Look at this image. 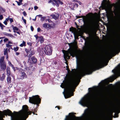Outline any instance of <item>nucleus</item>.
<instances>
[{"label": "nucleus", "mask_w": 120, "mask_h": 120, "mask_svg": "<svg viewBox=\"0 0 120 120\" xmlns=\"http://www.w3.org/2000/svg\"><path fill=\"white\" fill-rule=\"evenodd\" d=\"M4 92L5 94H7L8 93V92L7 90H4Z\"/></svg>", "instance_id": "6e6d98bb"}, {"label": "nucleus", "mask_w": 120, "mask_h": 120, "mask_svg": "<svg viewBox=\"0 0 120 120\" xmlns=\"http://www.w3.org/2000/svg\"><path fill=\"white\" fill-rule=\"evenodd\" d=\"M39 40L40 41L41 43H43L44 41V39L43 37L42 36H41L39 37Z\"/></svg>", "instance_id": "aec40b11"}, {"label": "nucleus", "mask_w": 120, "mask_h": 120, "mask_svg": "<svg viewBox=\"0 0 120 120\" xmlns=\"http://www.w3.org/2000/svg\"><path fill=\"white\" fill-rule=\"evenodd\" d=\"M41 30V29L39 27H38L37 29V31L38 32H39Z\"/></svg>", "instance_id": "603ef678"}, {"label": "nucleus", "mask_w": 120, "mask_h": 120, "mask_svg": "<svg viewBox=\"0 0 120 120\" xmlns=\"http://www.w3.org/2000/svg\"><path fill=\"white\" fill-rule=\"evenodd\" d=\"M116 6L118 7H120V0L118 1L116 3Z\"/></svg>", "instance_id": "c85d7f7f"}, {"label": "nucleus", "mask_w": 120, "mask_h": 120, "mask_svg": "<svg viewBox=\"0 0 120 120\" xmlns=\"http://www.w3.org/2000/svg\"><path fill=\"white\" fill-rule=\"evenodd\" d=\"M27 76L26 74L24 72H22L20 76V79H23L27 78Z\"/></svg>", "instance_id": "2eb2a0df"}, {"label": "nucleus", "mask_w": 120, "mask_h": 120, "mask_svg": "<svg viewBox=\"0 0 120 120\" xmlns=\"http://www.w3.org/2000/svg\"><path fill=\"white\" fill-rule=\"evenodd\" d=\"M46 19V17H41V21H44Z\"/></svg>", "instance_id": "2f4dec72"}, {"label": "nucleus", "mask_w": 120, "mask_h": 120, "mask_svg": "<svg viewBox=\"0 0 120 120\" xmlns=\"http://www.w3.org/2000/svg\"><path fill=\"white\" fill-rule=\"evenodd\" d=\"M34 36L35 37L36 39H37L39 38V37L37 35H35Z\"/></svg>", "instance_id": "864d4df0"}, {"label": "nucleus", "mask_w": 120, "mask_h": 120, "mask_svg": "<svg viewBox=\"0 0 120 120\" xmlns=\"http://www.w3.org/2000/svg\"><path fill=\"white\" fill-rule=\"evenodd\" d=\"M13 30L14 32L15 33L16 32V31H18L19 30L18 28L15 26L13 27Z\"/></svg>", "instance_id": "4be33fe9"}, {"label": "nucleus", "mask_w": 120, "mask_h": 120, "mask_svg": "<svg viewBox=\"0 0 120 120\" xmlns=\"http://www.w3.org/2000/svg\"><path fill=\"white\" fill-rule=\"evenodd\" d=\"M12 45H10L9 44H6V46L8 48H10L11 47Z\"/></svg>", "instance_id": "e433bc0d"}, {"label": "nucleus", "mask_w": 120, "mask_h": 120, "mask_svg": "<svg viewBox=\"0 0 120 120\" xmlns=\"http://www.w3.org/2000/svg\"><path fill=\"white\" fill-rule=\"evenodd\" d=\"M12 69H13L14 71H15V68L14 67L13 65V67H11Z\"/></svg>", "instance_id": "680f3d73"}, {"label": "nucleus", "mask_w": 120, "mask_h": 120, "mask_svg": "<svg viewBox=\"0 0 120 120\" xmlns=\"http://www.w3.org/2000/svg\"><path fill=\"white\" fill-rule=\"evenodd\" d=\"M31 59L33 62L34 63H35L37 62V59L34 57H33L31 58Z\"/></svg>", "instance_id": "b1692460"}, {"label": "nucleus", "mask_w": 120, "mask_h": 120, "mask_svg": "<svg viewBox=\"0 0 120 120\" xmlns=\"http://www.w3.org/2000/svg\"><path fill=\"white\" fill-rule=\"evenodd\" d=\"M27 44L28 45H30V46H31L32 45V43L30 42H27Z\"/></svg>", "instance_id": "a19ab883"}, {"label": "nucleus", "mask_w": 120, "mask_h": 120, "mask_svg": "<svg viewBox=\"0 0 120 120\" xmlns=\"http://www.w3.org/2000/svg\"><path fill=\"white\" fill-rule=\"evenodd\" d=\"M114 75L112 77L105 79L101 81L102 85H105L109 82H112L116 79L118 76L120 75V64L117 66L112 70Z\"/></svg>", "instance_id": "39448f33"}, {"label": "nucleus", "mask_w": 120, "mask_h": 120, "mask_svg": "<svg viewBox=\"0 0 120 120\" xmlns=\"http://www.w3.org/2000/svg\"><path fill=\"white\" fill-rule=\"evenodd\" d=\"M0 10L2 13L4 12L5 11V10L2 8H1L0 9Z\"/></svg>", "instance_id": "7c9ffc66"}, {"label": "nucleus", "mask_w": 120, "mask_h": 120, "mask_svg": "<svg viewBox=\"0 0 120 120\" xmlns=\"http://www.w3.org/2000/svg\"><path fill=\"white\" fill-rule=\"evenodd\" d=\"M44 52L45 54L48 55H50L52 53V47L49 45H46L45 47Z\"/></svg>", "instance_id": "0eeeda50"}, {"label": "nucleus", "mask_w": 120, "mask_h": 120, "mask_svg": "<svg viewBox=\"0 0 120 120\" xmlns=\"http://www.w3.org/2000/svg\"><path fill=\"white\" fill-rule=\"evenodd\" d=\"M26 42L24 41H22V43L21 44L19 45L21 47H22L23 46H26Z\"/></svg>", "instance_id": "412c9836"}, {"label": "nucleus", "mask_w": 120, "mask_h": 120, "mask_svg": "<svg viewBox=\"0 0 120 120\" xmlns=\"http://www.w3.org/2000/svg\"><path fill=\"white\" fill-rule=\"evenodd\" d=\"M38 95L33 96L29 98V102L34 104H37L39 103L41 101V99L39 98Z\"/></svg>", "instance_id": "423d86ee"}, {"label": "nucleus", "mask_w": 120, "mask_h": 120, "mask_svg": "<svg viewBox=\"0 0 120 120\" xmlns=\"http://www.w3.org/2000/svg\"><path fill=\"white\" fill-rule=\"evenodd\" d=\"M9 16L8 17V18H7L5 20V21L7 22L9 20Z\"/></svg>", "instance_id": "c03bdc74"}, {"label": "nucleus", "mask_w": 120, "mask_h": 120, "mask_svg": "<svg viewBox=\"0 0 120 120\" xmlns=\"http://www.w3.org/2000/svg\"><path fill=\"white\" fill-rule=\"evenodd\" d=\"M8 39L7 38H6L4 39V42H5L7 41H8Z\"/></svg>", "instance_id": "49530a36"}, {"label": "nucleus", "mask_w": 120, "mask_h": 120, "mask_svg": "<svg viewBox=\"0 0 120 120\" xmlns=\"http://www.w3.org/2000/svg\"><path fill=\"white\" fill-rule=\"evenodd\" d=\"M76 45V43L75 42L72 44V46L73 47L74 46H75Z\"/></svg>", "instance_id": "09e8293b"}, {"label": "nucleus", "mask_w": 120, "mask_h": 120, "mask_svg": "<svg viewBox=\"0 0 120 120\" xmlns=\"http://www.w3.org/2000/svg\"><path fill=\"white\" fill-rule=\"evenodd\" d=\"M8 63L9 65L11 66V67H13V65L11 64V62L9 60H8Z\"/></svg>", "instance_id": "f704fd0d"}, {"label": "nucleus", "mask_w": 120, "mask_h": 120, "mask_svg": "<svg viewBox=\"0 0 120 120\" xmlns=\"http://www.w3.org/2000/svg\"><path fill=\"white\" fill-rule=\"evenodd\" d=\"M7 48L6 49H4V55H8V53L7 51Z\"/></svg>", "instance_id": "bb28decb"}, {"label": "nucleus", "mask_w": 120, "mask_h": 120, "mask_svg": "<svg viewBox=\"0 0 120 120\" xmlns=\"http://www.w3.org/2000/svg\"><path fill=\"white\" fill-rule=\"evenodd\" d=\"M7 55V56H6V59H7V60L8 61V55Z\"/></svg>", "instance_id": "69168bd1"}, {"label": "nucleus", "mask_w": 120, "mask_h": 120, "mask_svg": "<svg viewBox=\"0 0 120 120\" xmlns=\"http://www.w3.org/2000/svg\"><path fill=\"white\" fill-rule=\"evenodd\" d=\"M4 56H2L0 58V64H3V63H4Z\"/></svg>", "instance_id": "6ab92c4d"}, {"label": "nucleus", "mask_w": 120, "mask_h": 120, "mask_svg": "<svg viewBox=\"0 0 120 120\" xmlns=\"http://www.w3.org/2000/svg\"><path fill=\"white\" fill-rule=\"evenodd\" d=\"M7 75L8 76H9L10 75V71H7Z\"/></svg>", "instance_id": "58836bf2"}, {"label": "nucleus", "mask_w": 120, "mask_h": 120, "mask_svg": "<svg viewBox=\"0 0 120 120\" xmlns=\"http://www.w3.org/2000/svg\"><path fill=\"white\" fill-rule=\"evenodd\" d=\"M4 34L5 35L9 36L11 38H12L14 37L13 35L10 34H8L6 33H4Z\"/></svg>", "instance_id": "f3484780"}, {"label": "nucleus", "mask_w": 120, "mask_h": 120, "mask_svg": "<svg viewBox=\"0 0 120 120\" xmlns=\"http://www.w3.org/2000/svg\"><path fill=\"white\" fill-rule=\"evenodd\" d=\"M23 14L24 16H26V12L25 11H24L23 12Z\"/></svg>", "instance_id": "a18cd8bd"}, {"label": "nucleus", "mask_w": 120, "mask_h": 120, "mask_svg": "<svg viewBox=\"0 0 120 120\" xmlns=\"http://www.w3.org/2000/svg\"><path fill=\"white\" fill-rule=\"evenodd\" d=\"M31 113L30 111H28L27 106L24 105L22 109L19 112H14L12 113L8 109L4 110L3 112H0V116L3 117L4 115H7L11 116V120H25L28 115Z\"/></svg>", "instance_id": "f03ea898"}, {"label": "nucleus", "mask_w": 120, "mask_h": 120, "mask_svg": "<svg viewBox=\"0 0 120 120\" xmlns=\"http://www.w3.org/2000/svg\"><path fill=\"white\" fill-rule=\"evenodd\" d=\"M42 15H37V16H38L39 17H41V16H42Z\"/></svg>", "instance_id": "0e129e2a"}, {"label": "nucleus", "mask_w": 120, "mask_h": 120, "mask_svg": "<svg viewBox=\"0 0 120 120\" xmlns=\"http://www.w3.org/2000/svg\"><path fill=\"white\" fill-rule=\"evenodd\" d=\"M35 53V52L34 51H33L32 52V53L31 54V55H32L33 54H34Z\"/></svg>", "instance_id": "e2e57ef3"}, {"label": "nucleus", "mask_w": 120, "mask_h": 120, "mask_svg": "<svg viewBox=\"0 0 120 120\" xmlns=\"http://www.w3.org/2000/svg\"><path fill=\"white\" fill-rule=\"evenodd\" d=\"M48 28L49 29H51V28H53V26H52V25L49 24H48Z\"/></svg>", "instance_id": "cd10ccee"}, {"label": "nucleus", "mask_w": 120, "mask_h": 120, "mask_svg": "<svg viewBox=\"0 0 120 120\" xmlns=\"http://www.w3.org/2000/svg\"><path fill=\"white\" fill-rule=\"evenodd\" d=\"M27 5V4H24L23 6H26V5Z\"/></svg>", "instance_id": "774afa93"}, {"label": "nucleus", "mask_w": 120, "mask_h": 120, "mask_svg": "<svg viewBox=\"0 0 120 120\" xmlns=\"http://www.w3.org/2000/svg\"><path fill=\"white\" fill-rule=\"evenodd\" d=\"M51 16L53 18L56 20L58 19L59 15L58 13H57L55 14H52L51 15Z\"/></svg>", "instance_id": "ddd939ff"}, {"label": "nucleus", "mask_w": 120, "mask_h": 120, "mask_svg": "<svg viewBox=\"0 0 120 120\" xmlns=\"http://www.w3.org/2000/svg\"><path fill=\"white\" fill-rule=\"evenodd\" d=\"M69 7L71 8V9L74 10L75 7H78V5L75 3L72 2L71 4H70Z\"/></svg>", "instance_id": "9b49d317"}, {"label": "nucleus", "mask_w": 120, "mask_h": 120, "mask_svg": "<svg viewBox=\"0 0 120 120\" xmlns=\"http://www.w3.org/2000/svg\"><path fill=\"white\" fill-rule=\"evenodd\" d=\"M77 2H78L80 5H81L82 3L79 1L78 0L77 1Z\"/></svg>", "instance_id": "5fc2aeb1"}, {"label": "nucleus", "mask_w": 120, "mask_h": 120, "mask_svg": "<svg viewBox=\"0 0 120 120\" xmlns=\"http://www.w3.org/2000/svg\"><path fill=\"white\" fill-rule=\"evenodd\" d=\"M4 23L5 25H7V22L5 21H4Z\"/></svg>", "instance_id": "3c124183"}, {"label": "nucleus", "mask_w": 120, "mask_h": 120, "mask_svg": "<svg viewBox=\"0 0 120 120\" xmlns=\"http://www.w3.org/2000/svg\"><path fill=\"white\" fill-rule=\"evenodd\" d=\"M0 26L1 27L2 29H3V28L5 27L1 23H0Z\"/></svg>", "instance_id": "c9c22d12"}, {"label": "nucleus", "mask_w": 120, "mask_h": 120, "mask_svg": "<svg viewBox=\"0 0 120 120\" xmlns=\"http://www.w3.org/2000/svg\"><path fill=\"white\" fill-rule=\"evenodd\" d=\"M3 40H1L0 41V44H1L3 42Z\"/></svg>", "instance_id": "052dcab7"}, {"label": "nucleus", "mask_w": 120, "mask_h": 120, "mask_svg": "<svg viewBox=\"0 0 120 120\" xmlns=\"http://www.w3.org/2000/svg\"><path fill=\"white\" fill-rule=\"evenodd\" d=\"M70 30L73 33L75 39H78L79 34L77 30L75 28H72L71 29H70Z\"/></svg>", "instance_id": "6e6552de"}, {"label": "nucleus", "mask_w": 120, "mask_h": 120, "mask_svg": "<svg viewBox=\"0 0 120 120\" xmlns=\"http://www.w3.org/2000/svg\"><path fill=\"white\" fill-rule=\"evenodd\" d=\"M30 28L32 31H33V28L32 26H31Z\"/></svg>", "instance_id": "4d7b16f0"}, {"label": "nucleus", "mask_w": 120, "mask_h": 120, "mask_svg": "<svg viewBox=\"0 0 120 120\" xmlns=\"http://www.w3.org/2000/svg\"><path fill=\"white\" fill-rule=\"evenodd\" d=\"M48 24L47 23H45L43 24V27L47 29L48 28Z\"/></svg>", "instance_id": "a878e982"}, {"label": "nucleus", "mask_w": 120, "mask_h": 120, "mask_svg": "<svg viewBox=\"0 0 120 120\" xmlns=\"http://www.w3.org/2000/svg\"><path fill=\"white\" fill-rule=\"evenodd\" d=\"M91 100L88 99V96L82 98L79 101V103L84 106L88 107H90L94 104L97 100L99 96L98 93L94 91H91L90 93Z\"/></svg>", "instance_id": "7ed1b4c3"}, {"label": "nucleus", "mask_w": 120, "mask_h": 120, "mask_svg": "<svg viewBox=\"0 0 120 120\" xmlns=\"http://www.w3.org/2000/svg\"><path fill=\"white\" fill-rule=\"evenodd\" d=\"M11 78L9 76H8L7 78V81L8 84H10L11 82Z\"/></svg>", "instance_id": "a211bd4d"}, {"label": "nucleus", "mask_w": 120, "mask_h": 120, "mask_svg": "<svg viewBox=\"0 0 120 120\" xmlns=\"http://www.w3.org/2000/svg\"><path fill=\"white\" fill-rule=\"evenodd\" d=\"M36 17H35V18L34 19H33L32 20L34 21H35L36 20Z\"/></svg>", "instance_id": "338daca9"}, {"label": "nucleus", "mask_w": 120, "mask_h": 120, "mask_svg": "<svg viewBox=\"0 0 120 120\" xmlns=\"http://www.w3.org/2000/svg\"><path fill=\"white\" fill-rule=\"evenodd\" d=\"M50 1H53L57 4L56 6L58 7H59V5L58 4H60L62 5L63 4V2H62V0H50V1H49V3H50Z\"/></svg>", "instance_id": "9d476101"}, {"label": "nucleus", "mask_w": 120, "mask_h": 120, "mask_svg": "<svg viewBox=\"0 0 120 120\" xmlns=\"http://www.w3.org/2000/svg\"><path fill=\"white\" fill-rule=\"evenodd\" d=\"M23 22H24V23L25 24H26V20L25 19H23Z\"/></svg>", "instance_id": "13d9d810"}, {"label": "nucleus", "mask_w": 120, "mask_h": 120, "mask_svg": "<svg viewBox=\"0 0 120 120\" xmlns=\"http://www.w3.org/2000/svg\"><path fill=\"white\" fill-rule=\"evenodd\" d=\"M118 115L117 114H115L114 116V117H118Z\"/></svg>", "instance_id": "37998d69"}, {"label": "nucleus", "mask_w": 120, "mask_h": 120, "mask_svg": "<svg viewBox=\"0 0 120 120\" xmlns=\"http://www.w3.org/2000/svg\"><path fill=\"white\" fill-rule=\"evenodd\" d=\"M3 18V17L2 15H0V20H1Z\"/></svg>", "instance_id": "de8ad7c7"}, {"label": "nucleus", "mask_w": 120, "mask_h": 120, "mask_svg": "<svg viewBox=\"0 0 120 120\" xmlns=\"http://www.w3.org/2000/svg\"><path fill=\"white\" fill-rule=\"evenodd\" d=\"M25 50L27 54H28L29 53V51L28 49H25Z\"/></svg>", "instance_id": "ea45409f"}, {"label": "nucleus", "mask_w": 120, "mask_h": 120, "mask_svg": "<svg viewBox=\"0 0 120 120\" xmlns=\"http://www.w3.org/2000/svg\"><path fill=\"white\" fill-rule=\"evenodd\" d=\"M0 66L1 69L3 70H4L6 68V65L5 63L0 64Z\"/></svg>", "instance_id": "4468645a"}, {"label": "nucleus", "mask_w": 120, "mask_h": 120, "mask_svg": "<svg viewBox=\"0 0 120 120\" xmlns=\"http://www.w3.org/2000/svg\"><path fill=\"white\" fill-rule=\"evenodd\" d=\"M110 85H109L105 88L106 91H108L110 89Z\"/></svg>", "instance_id": "5701e85b"}, {"label": "nucleus", "mask_w": 120, "mask_h": 120, "mask_svg": "<svg viewBox=\"0 0 120 120\" xmlns=\"http://www.w3.org/2000/svg\"><path fill=\"white\" fill-rule=\"evenodd\" d=\"M2 71L0 70V79L1 81H3L5 78V75L4 73L2 74V75H0V73H1Z\"/></svg>", "instance_id": "dca6fc26"}, {"label": "nucleus", "mask_w": 120, "mask_h": 120, "mask_svg": "<svg viewBox=\"0 0 120 120\" xmlns=\"http://www.w3.org/2000/svg\"><path fill=\"white\" fill-rule=\"evenodd\" d=\"M64 120H71L68 116H66Z\"/></svg>", "instance_id": "c756f323"}, {"label": "nucleus", "mask_w": 120, "mask_h": 120, "mask_svg": "<svg viewBox=\"0 0 120 120\" xmlns=\"http://www.w3.org/2000/svg\"><path fill=\"white\" fill-rule=\"evenodd\" d=\"M38 51L39 52L41 53H42L43 52V49L42 48H38Z\"/></svg>", "instance_id": "393cba45"}, {"label": "nucleus", "mask_w": 120, "mask_h": 120, "mask_svg": "<svg viewBox=\"0 0 120 120\" xmlns=\"http://www.w3.org/2000/svg\"><path fill=\"white\" fill-rule=\"evenodd\" d=\"M15 2L17 3L18 5L19 6H20V5L22 4V2H18L17 1H15Z\"/></svg>", "instance_id": "473e14b6"}, {"label": "nucleus", "mask_w": 120, "mask_h": 120, "mask_svg": "<svg viewBox=\"0 0 120 120\" xmlns=\"http://www.w3.org/2000/svg\"><path fill=\"white\" fill-rule=\"evenodd\" d=\"M117 108H120V102L118 104Z\"/></svg>", "instance_id": "79ce46f5"}, {"label": "nucleus", "mask_w": 120, "mask_h": 120, "mask_svg": "<svg viewBox=\"0 0 120 120\" xmlns=\"http://www.w3.org/2000/svg\"><path fill=\"white\" fill-rule=\"evenodd\" d=\"M63 53L65 60L69 59L70 56H69V54L73 57L75 56L77 65L81 61L82 58V56L80 52L77 50H74L73 48L67 51H65Z\"/></svg>", "instance_id": "20e7f679"}, {"label": "nucleus", "mask_w": 120, "mask_h": 120, "mask_svg": "<svg viewBox=\"0 0 120 120\" xmlns=\"http://www.w3.org/2000/svg\"><path fill=\"white\" fill-rule=\"evenodd\" d=\"M13 49L15 51H16L18 50L19 49V47H14V48Z\"/></svg>", "instance_id": "72a5a7b5"}, {"label": "nucleus", "mask_w": 120, "mask_h": 120, "mask_svg": "<svg viewBox=\"0 0 120 120\" xmlns=\"http://www.w3.org/2000/svg\"><path fill=\"white\" fill-rule=\"evenodd\" d=\"M38 8V7L36 6H35L34 7V8L35 10L37 9Z\"/></svg>", "instance_id": "8fccbe9b"}, {"label": "nucleus", "mask_w": 120, "mask_h": 120, "mask_svg": "<svg viewBox=\"0 0 120 120\" xmlns=\"http://www.w3.org/2000/svg\"><path fill=\"white\" fill-rule=\"evenodd\" d=\"M9 20L10 22L11 23L13 22V20L12 18H9Z\"/></svg>", "instance_id": "4c0bfd02"}, {"label": "nucleus", "mask_w": 120, "mask_h": 120, "mask_svg": "<svg viewBox=\"0 0 120 120\" xmlns=\"http://www.w3.org/2000/svg\"><path fill=\"white\" fill-rule=\"evenodd\" d=\"M104 62V60H102L97 64L83 66L79 69L74 77L70 74H67L60 85L61 87L64 88L63 93L65 98H67L73 95V92L79 84L80 81L79 79L82 76L85 74H91L97 65Z\"/></svg>", "instance_id": "f257e3e1"}, {"label": "nucleus", "mask_w": 120, "mask_h": 120, "mask_svg": "<svg viewBox=\"0 0 120 120\" xmlns=\"http://www.w3.org/2000/svg\"><path fill=\"white\" fill-rule=\"evenodd\" d=\"M107 0H103V2L101 4V6L103 9H105L107 11V8H108V4H106V3Z\"/></svg>", "instance_id": "1a4fd4ad"}, {"label": "nucleus", "mask_w": 120, "mask_h": 120, "mask_svg": "<svg viewBox=\"0 0 120 120\" xmlns=\"http://www.w3.org/2000/svg\"><path fill=\"white\" fill-rule=\"evenodd\" d=\"M90 112H89L87 111L84 114V115L83 116L84 117H85L86 116H88V115L89 114V113H90L92 115H94V110L92 109Z\"/></svg>", "instance_id": "f8f14e48"}, {"label": "nucleus", "mask_w": 120, "mask_h": 120, "mask_svg": "<svg viewBox=\"0 0 120 120\" xmlns=\"http://www.w3.org/2000/svg\"><path fill=\"white\" fill-rule=\"evenodd\" d=\"M76 18L77 19H78V18H80L81 17L80 16H76Z\"/></svg>", "instance_id": "bf43d9fd"}]
</instances>
